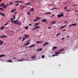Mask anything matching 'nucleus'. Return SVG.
Listing matches in <instances>:
<instances>
[{"label": "nucleus", "mask_w": 78, "mask_h": 78, "mask_svg": "<svg viewBox=\"0 0 78 78\" xmlns=\"http://www.w3.org/2000/svg\"><path fill=\"white\" fill-rule=\"evenodd\" d=\"M49 44V42L45 43V44L43 45V46H45L46 45H48Z\"/></svg>", "instance_id": "obj_11"}, {"label": "nucleus", "mask_w": 78, "mask_h": 78, "mask_svg": "<svg viewBox=\"0 0 78 78\" xmlns=\"http://www.w3.org/2000/svg\"><path fill=\"white\" fill-rule=\"evenodd\" d=\"M51 14V13L50 12H46V13H44V14H47V15H49L50 14Z\"/></svg>", "instance_id": "obj_3"}, {"label": "nucleus", "mask_w": 78, "mask_h": 78, "mask_svg": "<svg viewBox=\"0 0 78 78\" xmlns=\"http://www.w3.org/2000/svg\"><path fill=\"white\" fill-rule=\"evenodd\" d=\"M44 57H45V55H42L41 56V58L42 59H43L44 58Z\"/></svg>", "instance_id": "obj_29"}, {"label": "nucleus", "mask_w": 78, "mask_h": 78, "mask_svg": "<svg viewBox=\"0 0 78 78\" xmlns=\"http://www.w3.org/2000/svg\"><path fill=\"white\" fill-rule=\"evenodd\" d=\"M40 43V42L39 41H37L36 42V44H39Z\"/></svg>", "instance_id": "obj_39"}, {"label": "nucleus", "mask_w": 78, "mask_h": 78, "mask_svg": "<svg viewBox=\"0 0 78 78\" xmlns=\"http://www.w3.org/2000/svg\"><path fill=\"white\" fill-rule=\"evenodd\" d=\"M0 10H1V11H3L4 9H3L2 8H1L0 9Z\"/></svg>", "instance_id": "obj_36"}, {"label": "nucleus", "mask_w": 78, "mask_h": 78, "mask_svg": "<svg viewBox=\"0 0 78 78\" xmlns=\"http://www.w3.org/2000/svg\"><path fill=\"white\" fill-rule=\"evenodd\" d=\"M16 11V9H12V10L10 11V12H15Z\"/></svg>", "instance_id": "obj_8"}, {"label": "nucleus", "mask_w": 78, "mask_h": 78, "mask_svg": "<svg viewBox=\"0 0 78 78\" xmlns=\"http://www.w3.org/2000/svg\"><path fill=\"white\" fill-rule=\"evenodd\" d=\"M17 25H20V23L19 22V23H17L16 24Z\"/></svg>", "instance_id": "obj_38"}, {"label": "nucleus", "mask_w": 78, "mask_h": 78, "mask_svg": "<svg viewBox=\"0 0 78 78\" xmlns=\"http://www.w3.org/2000/svg\"><path fill=\"white\" fill-rule=\"evenodd\" d=\"M43 42V41H40V43H41V42Z\"/></svg>", "instance_id": "obj_64"}, {"label": "nucleus", "mask_w": 78, "mask_h": 78, "mask_svg": "<svg viewBox=\"0 0 78 78\" xmlns=\"http://www.w3.org/2000/svg\"><path fill=\"white\" fill-rule=\"evenodd\" d=\"M28 26H27V27H25V28L26 30H27V29H28Z\"/></svg>", "instance_id": "obj_41"}, {"label": "nucleus", "mask_w": 78, "mask_h": 78, "mask_svg": "<svg viewBox=\"0 0 78 78\" xmlns=\"http://www.w3.org/2000/svg\"><path fill=\"white\" fill-rule=\"evenodd\" d=\"M4 37H8V36H7V35H4Z\"/></svg>", "instance_id": "obj_40"}, {"label": "nucleus", "mask_w": 78, "mask_h": 78, "mask_svg": "<svg viewBox=\"0 0 78 78\" xmlns=\"http://www.w3.org/2000/svg\"><path fill=\"white\" fill-rule=\"evenodd\" d=\"M39 19H40V18H39V17H37V20H38Z\"/></svg>", "instance_id": "obj_37"}, {"label": "nucleus", "mask_w": 78, "mask_h": 78, "mask_svg": "<svg viewBox=\"0 0 78 78\" xmlns=\"http://www.w3.org/2000/svg\"><path fill=\"white\" fill-rule=\"evenodd\" d=\"M3 44V41H1L0 42V45H2Z\"/></svg>", "instance_id": "obj_26"}, {"label": "nucleus", "mask_w": 78, "mask_h": 78, "mask_svg": "<svg viewBox=\"0 0 78 78\" xmlns=\"http://www.w3.org/2000/svg\"><path fill=\"white\" fill-rule=\"evenodd\" d=\"M57 47H54L53 48H52V50H55V49H56V48Z\"/></svg>", "instance_id": "obj_20"}, {"label": "nucleus", "mask_w": 78, "mask_h": 78, "mask_svg": "<svg viewBox=\"0 0 78 78\" xmlns=\"http://www.w3.org/2000/svg\"><path fill=\"white\" fill-rule=\"evenodd\" d=\"M13 2H12L11 1L9 3V5H13Z\"/></svg>", "instance_id": "obj_14"}, {"label": "nucleus", "mask_w": 78, "mask_h": 78, "mask_svg": "<svg viewBox=\"0 0 78 78\" xmlns=\"http://www.w3.org/2000/svg\"><path fill=\"white\" fill-rule=\"evenodd\" d=\"M61 53H60L58 51L55 53V55H58V54H61Z\"/></svg>", "instance_id": "obj_12"}, {"label": "nucleus", "mask_w": 78, "mask_h": 78, "mask_svg": "<svg viewBox=\"0 0 78 78\" xmlns=\"http://www.w3.org/2000/svg\"><path fill=\"white\" fill-rule=\"evenodd\" d=\"M70 10H66V12L67 11H70Z\"/></svg>", "instance_id": "obj_47"}, {"label": "nucleus", "mask_w": 78, "mask_h": 78, "mask_svg": "<svg viewBox=\"0 0 78 78\" xmlns=\"http://www.w3.org/2000/svg\"><path fill=\"white\" fill-rule=\"evenodd\" d=\"M66 27V26H62V28H65V27Z\"/></svg>", "instance_id": "obj_48"}, {"label": "nucleus", "mask_w": 78, "mask_h": 78, "mask_svg": "<svg viewBox=\"0 0 78 78\" xmlns=\"http://www.w3.org/2000/svg\"><path fill=\"white\" fill-rule=\"evenodd\" d=\"M35 28L32 29L33 30H36V29H37V28H41V27H39V26L37 27L36 26H35Z\"/></svg>", "instance_id": "obj_1"}, {"label": "nucleus", "mask_w": 78, "mask_h": 78, "mask_svg": "<svg viewBox=\"0 0 78 78\" xmlns=\"http://www.w3.org/2000/svg\"><path fill=\"white\" fill-rule=\"evenodd\" d=\"M62 16L63 17H64V15L63 14H60L57 15V17H58V18H60L61 17H62Z\"/></svg>", "instance_id": "obj_2"}, {"label": "nucleus", "mask_w": 78, "mask_h": 78, "mask_svg": "<svg viewBox=\"0 0 78 78\" xmlns=\"http://www.w3.org/2000/svg\"><path fill=\"white\" fill-rule=\"evenodd\" d=\"M63 50V49H61L59 50V51H58L60 53H61L60 51H62Z\"/></svg>", "instance_id": "obj_33"}, {"label": "nucleus", "mask_w": 78, "mask_h": 78, "mask_svg": "<svg viewBox=\"0 0 78 78\" xmlns=\"http://www.w3.org/2000/svg\"><path fill=\"white\" fill-rule=\"evenodd\" d=\"M23 2V1H18V3H22Z\"/></svg>", "instance_id": "obj_27"}, {"label": "nucleus", "mask_w": 78, "mask_h": 78, "mask_svg": "<svg viewBox=\"0 0 78 78\" xmlns=\"http://www.w3.org/2000/svg\"><path fill=\"white\" fill-rule=\"evenodd\" d=\"M13 59H16V57H13Z\"/></svg>", "instance_id": "obj_62"}, {"label": "nucleus", "mask_w": 78, "mask_h": 78, "mask_svg": "<svg viewBox=\"0 0 78 78\" xmlns=\"http://www.w3.org/2000/svg\"><path fill=\"white\" fill-rule=\"evenodd\" d=\"M65 23H67L68 22L67 21L65 22H64Z\"/></svg>", "instance_id": "obj_54"}, {"label": "nucleus", "mask_w": 78, "mask_h": 78, "mask_svg": "<svg viewBox=\"0 0 78 78\" xmlns=\"http://www.w3.org/2000/svg\"><path fill=\"white\" fill-rule=\"evenodd\" d=\"M39 24H40V23H36V24H35V26H36L37 27V25H38Z\"/></svg>", "instance_id": "obj_18"}, {"label": "nucleus", "mask_w": 78, "mask_h": 78, "mask_svg": "<svg viewBox=\"0 0 78 78\" xmlns=\"http://www.w3.org/2000/svg\"><path fill=\"white\" fill-rule=\"evenodd\" d=\"M3 29H5V27H4L3 26H2L0 28V29L2 30H3Z\"/></svg>", "instance_id": "obj_17"}, {"label": "nucleus", "mask_w": 78, "mask_h": 78, "mask_svg": "<svg viewBox=\"0 0 78 78\" xmlns=\"http://www.w3.org/2000/svg\"><path fill=\"white\" fill-rule=\"evenodd\" d=\"M62 28H63L62 26V27H61L59 28V29H62Z\"/></svg>", "instance_id": "obj_57"}, {"label": "nucleus", "mask_w": 78, "mask_h": 78, "mask_svg": "<svg viewBox=\"0 0 78 78\" xmlns=\"http://www.w3.org/2000/svg\"><path fill=\"white\" fill-rule=\"evenodd\" d=\"M14 3H19V1H16L14 2Z\"/></svg>", "instance_id": "obj_34"}, {"label": "nucleus", "mask_w": 78, "mask_h": 78, "mask_svg": "<svg viewBox=\"0 0 78 78\" xmlns=\"http://www.w3.org/2000/svg\"><path fill=\"white\" fill-rule=\"evenodd\" d=\"M41 50H42V48L38 49L36 50V51H37V52H38V51H41Z\"/></svg>", "instance_id": "obj_4"}, {"label": "nucleus", "mask_w": 78, "mask_h": 78, "mask_svg": "<svg viewBox=\"0 0 78 78\" xmlns=\"http://www.w3.org/2000/svg\"><path fill=\"white\" fill-rule=\"evenodd\" d=\"M23 58H22L21 59L18 60V61H21V62H22V61H23L22 60H23Z\"/></svg>", "instance_id": "obj_24"}, {"label": "nucleus", "mask_w": 78, "mask_h": 78, "mask_svg": "<svg viewBox=\"0 0 78 78\" xmlns=\"http://www.w3.org/2000/svg\"><path fill=\"white\" fill-rule=\"evenodd\" d=\"M23 39L25 40V37H23Z\"/></svg>", "instance_id": "obj_55"}, {"label": "nucleus", "mask_w": 78, "mask_h": 78, "mask_svg": "<svg viewBox=\"0 0 78 78\" xmlns=\"http://www.w3.org/2000/svg\"><path fill=\"white\" fill-rule=\"evenodd\" d=\"M56 56V55L55 54L52 55V57H54V56Z\"/></svg>", "instance_id": "obj_42"}, {"label": "nucleus", "mask_w": 78, "mask_h": 78, "mask_svg": "<svg viewBox=\"0 0 78 78\" xmlns=\"http://www.w3.org/2000/svg\"><path fill=\"white\" fill-rule=\"evenodd\" d=\"M3 56H5V55H0V58H2V57H3Z\"/></svg>", "instance_id": "obj_19"}, {"label": "nucleus", "mask_w": 78, "mask_h": 78, "mask_svg": "<svg viewBox=\"0 0 78 78\" xmlns=\"http://www.w3.org/2000/svg\"><path fill=\"white\" fill-rule=\"evenodd\" d=\"M67 7H66L64 8V9H65V10H66L67 9Z\"/></svg>", "instance_id": "obj_44"}, {"label": "nucleus", "mask_w": 78, "mask_h": 78, "mask_svg": "<svg viewBox=\"0 0 78 78\" xmlns=\"http://www.w3.org/2000/svg\"><path fill=\"white\" fill-rule=\"evenodd\" d=\"M30 4H31V3H26L25 5H30Z\"/></svg>", "instance_id": "obj_28"}, {"label": "nucleus", "mask_w": 78, "mask_h": 78, "mask_svg": "<svg viewBox=\"0 0 78 78\" xmlns=\"http://www.w3.org/2000/svg\"><path fill=\"white\" fill-rule=\"evenodd\" d=\"M30 11H34V8H32L30 10Z\"/></svg>", "instance_id": "obj_22"}, {"label": "nucleus", "mask_w": 78, "mask_h": 78, "mask_svg": "<svg viewBox=\"0 0 78 78\" xmlns=\"http://www.w3.org/2000/svg\"><path fill=\"white\" fill-rule=\"evenodd\" d=\"M30 13L29 12H27V14L28 15H30Z\"/></svg>", "instance_id": "obj_50"}, {"label": "nucleus", "mask_w": 78, "mask_h": 78, "mask_svg": "<svg viewBox=\"0 0 78 78\" xmlns=\"http://www.w3.org/2000/svg\"><path fill=\"white\" fill-rule=\"evenodd\" d=\"M51 27H48V29H51Z\"/></svg>", "instance_id": "obj_59"}, {"label": "nucleus", "mask_w": 78, "mask_h": 78, "mask_svg": "<svg viewBox=\"0 0 78 78\" xmlns=\"http://www.w3.org/2000/svg\"><path fill=\"white\" fill-rule=\"evenodd\" d=\"M8 23H6L5 24V26H6V25H8Z\"/></svg>", "instance_id": "obj_49"}, {"label": "nucleus", "mask_w": 78, "mask_h": 78, "mask_svg": "<svg viewBox=\"0 0 78 78\" xmlns=\"http://www.w3.org/2000/svg\"><path fill=\"white\" fill-rule=\"evenodd\" d=\"M76 6V5H73V6Z\"/></svg>", "instance_id": "obj_63"}, {"label": "nucleus", "mask_w": 78, "mask_h": 78, "mask_svg": "<svg viewBox=\"0 0 78 78\" xmlns=\"http://www.w3.org/2000/svg\"><path fill=\"white\" fill-rule=\"evenodd\" d=\"M10 20H11V22H13V21H14V19L12 18Z\"/></svg>", "instance_id": "obj_21"}, {"label": "nucleus", "mask_w": 78, "mask_h": 78, "mask_svg": "<svg viewBox=\"0 0 78 78\" xmlns=\"http://www.w3.org/2000/svg\"><path fill=\"white\" fill-rule=\"evenodd\" d=\"M46 19H44L41 20L42 22H47Z\"/></svg>", "instance_id": "obj_15"}, {"label": "nucleus", "mask_w": 78, "mask_h": 78, "mask_svg": "<svg viewBox=\"0 0 78 78\" xmlns=\"http://www.w3.org/2000/svg\"><path fill=\"white\" fill-rule=\"evenodd\" d=\"M5 5H4V4L2 3L1 4H0V7H3V6H4Z\"/></svg>", "instance_id": "obj_13"}, {"label": "nucleus", "mask_w": 78, "mask_h": 78, "mask_svg": "<svg viewBox=\"0 0 78 78\" xmlns=\"http://www.w3.org/2000/svg\"><path fill=\"white\" fill-rule=\"evenodd\" d=\"M36 21H37V19H35L34 20V22H36Z\"/></svg>", "instance_id": "obj_45"}, {"label": "nucleus", "mask_w": 78, "mask_h": 78, "mask_svg": "<svg viewBox=\"0 0 78 78\" xmlns=\"http://www.w3.org/2000/svg\"><path fill=\"white\" fill-rule=\"evenodd\" d=\"M19 5V3L16 4H15V5H16V6H18V5Z\"/></svg>", "instance_id": "obj_43"}, {"label": "nucleus", "mask_w": 78, "mask_h": 78, "mask_svg": "<svg viewBox=\"0 0 78 78\" xmlns=\"http://www.w3.org/2000/svg\"><path fill=\"white\" fill-rule=\"evenodd\" d=\"M27 45H28L29 44H30V42H27Z\"/></svg>", "instance_id": "obj_46"}, {"label": "nucleus", "mask_w": 78, "mask_h": 78, "mask_svg": "<svg viewBox=\"0 0 78 78\" xmlns=\"http://www.w3.org/2000/svg\"><path fill=\"white\" fill-rule=\"evenodd\" d=\"M57 9V8H54L53 9H50V10H54V9Z\"/></svg>", "instance_id": "obj_23"}, {"label": "nucleus", "mask_w": 78, "mask_h": 78, "mask_svg": "<svg viewBox=\"0 0 78 78\" xmlns=\"http://www.w3.org/2000/svg\"><path fill=\"white\" fill-rule=\"evenodd\" d=\"M27 43H26V44H25L24 45V46H26V45H27Z\"/></svg>", "instance_id": "obj_58"}, {"label": "nucleus", "mask_w": 78, "mask_h": 78, "mask_svg": "<svg viewBox=\"0 0 78 78\" xmlns=\"http://www.w3.org/2000/svg\"><path fill=\"white\" fill-rule=\"evenodd\" d=\"M55 16V15L53 14L52 16H51V17H53V16Z\"/></svg>", "instance_id": "obj_52"}, {"label": "nucleus", "mask_w": 78, "mask_h": 78, "mask_svg": "<svg viewBox=\"0 0 78 78\" xmlns=\"http://www.w3.org/2000/svg\"><path fill=\"white\" fill-rule=\"evenodd\" d=\"M35 44H33L31 45V46L29 47V48H31V47H34L35 46Z\"/></svg>", "instance_id": "obj_6"}, {"label": "nucleus", "mask_w": 78, "mask_h": 78, "mask_svg": "<svg viewBox=\"0 0 78 78\" xmlns=\"http://www.w3.org/2000/svg\"><path fill=\"white\" fill-rule=\"evenodd\" d=\"M24 36L25 37H26V39H27V38H28V37H30V36L28 35H27L26 34L25 35H24Z\"/></svg>", "instance_id": "obj_9"}, {"label": "nucleus", "mask_w": 78, "mask_h": 78, "mask_svg": "<svg viewBox=\"0 0 78 78\" xmlns=\"http://www.w3.org/2000/svg\"><path fill=\"white\" fill-rule=\"evenodd\" d=\"M31 25H32V24H29V26H31Z\"/></svg>", "instance_id": "obj_53"}, {"label": "nucleus", "mask_w": 78, "mask_h": 78, "mask_svg": "<svg viewBox=\"0 0 78 78\" xmlns=\"http://www.w3.org/2000/svg\"><path fill=\"white\" fill-rule=\"evenodd\" d=\"M36 57L34 56H32L31 57V58L32 59H34L35 58H36Z\"/></svg>", "instance_id": "obj_25"}, {"label": "nucleus", "mask_w": 78, "mask_h": 78, "mask_svg": "<svg viewBox=\"0 0 78 78\" xmlns=\"http://www.w3.org/2000/svg\"><path fill=\"white\" fill-rule=\"evenodd\" d=\"M70 37V35H68L67 37V38H68V37Z\"/></svg>", "instance_id": "obj_56"}, {"label": "nucleus", "mask_w": 78, "mask_h": 78, "mask_svg": "<svg viewBox=\"0 0 78 78\" xmlns=\"http://www.w3.org/2000/svg\"><path fill=\"white\" fill-rule=\"evenodd\" d=\"M8 62H12V60H9Z\"/></svg>", "instance_id": "obj_32"}, {"label": "nucleus", "mask_w": 78, "mask_h": 78, "mask_svg": "<svg viewBox=\"0 0 78 78\" xmlns=\"http://www.w3.org/2000/svg\"><path fill=\"white\" fill-rule=\"evenodd\" d=\"M66 29H65V30H62V31H66Z\"/></svg>", "instance_id": "obj_60"}, {"label": "nucleus", "mask_w": 78, "mask_h": 78, "mask_svg": "<svg viewBox=\"0 0 78 78\" xmlns=\"http://www.w3.org/2000/svg\"><path fill=\"white\" fill-rule=\"evenodd\" d=\"M17 22H18L17 20H16L15 21H14L13 23L15 24H17Z\"/></svg>", "instance_id": "obj_10"}, {"label": "nucleus", "mask_w": 78, "mask_h": 78, "mask_svg": "<svg viewBox=\"0 0 78 78\" xmlns=\"http://www.w3.org/2000/svg\"><path fill=\"white\" fill-rule=\"evenodd\" d=\"M0 14H1V15L2 16H3L4 17H5V14L3 12H0Z\"/></svg>", "instance_id": "obj_5"}, {"label": "nucleus", "mask_w": 78, "mask_h": 78, "mask_svg": "<svg viewBox=\"0 0 78 78\" xmlns=\"http://www.w3.org/2000/svg\"><path fill=\"white\" fill-rule=\"evenodd\" d=\"M4 6H2V7L4 8V9H6L7 7H8V6H7L6 5H5L4 4Z\"/></svg>", "instance_id": "obj_7"}, {"label": "nucleus", "mask_w": 78, "mask_h": 78, "mask_svg": "<svg viewBox=\"0 0 78 78\" xmlns=\"http://www.w3.org/2000/svg\"><path fill=\"white\" fill-rule=\"evenodd\" d=\"M60 34H61L58 33L56 34V36H59V35H60Z\"/></svg>", "instance_id": "obj_30"}, {"label": "nucleus", "mask_w": 78, "mask_h": 78, "mask_svg": "<svg viewBox=\"0 0 78 78\" xmlns=\"http://www.w3.org/2000/svg\"><path fill=\"white\" fill-rule=\"evenodd\" d=\"M25 6H24L23 7H21V9H23V8H25Z\"/></svg>", "instance_id": "obj_31"}, {"label": "nucleus", "mask_w": 78, "mask_h": 78, "mask_svg": "<svg viewBox=\"0 0 78 78\" xmlns=\"http://www.w3.org/2000/svg\"><path fill=\"white\" fill-rule=\"evenodd\" d=\"M73 24L74 25V26H76V25H77V23H73Z\"/></svg>", "instance_id": "obj_35"}, {"label": "nucleus", "mask_w": 78, "mask_h": 78, "mask_svg": "<svg viewBox=\"0 0 78 78\" xmlns=\"http://www.w3.org/2000/svg\"><path fill=\"white\" fill-rule=\"evenodd\" d=\"M2 38H4V36H2Z\"/></svg>", "instance_id": "obj_61"}, {"label": "nucleus", "mask_w": 78, "mask_h": 78, "mask_svg": "<svg viewBox=\"0 0 78 78\" xmlns=\"http://www.w3.org/2000/svg\"><path fill=\"white\" fill-rule=\"evenodd\" d=\"M51 23H52V24H55V23H56V21H52Z\"/></svg>", "instance_id": "obj_16"}, {"label": "nucleus", "mask_w": 78, "mask_h": 78, "mask_svg": "<svg viewBox=\"0 0 78 78\" xmlns=\"http://www.w3.org/2000/svg\"><path fill=\"white\" fill-rule=\"evenodd\" d=\"M64 39H65V37L63 38H62V39H61V40H64Z\"/></svg>", "instance_id": "obj_51"}]
</instances>
